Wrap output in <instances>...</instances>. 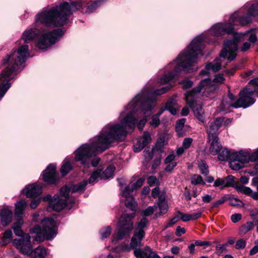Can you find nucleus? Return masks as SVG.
I'll use <instances>...</instances> for the list:
<instances>
[{"label": "nucleus", "mask_w": 258, "mask_h": 258, "mask_svg": "<svg viewBox=\"0 0 258 258\" xmlns=\"http://www.w3.org/2000/svg\"><path fill=\"white\" fill-rule=\"evenodd\" d=\"M255 91V90L245 88L239 92L240 98L238 99H242V100L238 104H243V106H240L239 107L246 108L254 103L255 100L251 98L250 96Z\"/></svg>", "instance_id": "18"}, {"label": "nucleus", "mask_w": 258, "mask_h": 258, "mask_svg": "<svg viewBox=\"0 0 258 258\" xmlns=\"http://www.w3.org/2000/svg\"><path fill=\"white\" fill-rule=\"evenodd\" d=\"M144 157L146 161L149 162L150 161L153 157V150L148 149L146 150L144 152Z\"/></svg>", "instance_id": "47"}, {"label": "nucleus", "mask_w": 258, "mask_h": 258, "mask_svg": "<svg viewBox=\"0 0 258 258\" xmlns=\"http://www.w3.org/2000/svg\"><path fill=\"white\" fill-rule=\"evenodd\" d=\"M88 181L84 180L82 182L79 183L78 184L74 185L71 187V190L73 192H78L84 190L85 187L87 184Z\"/></svg>", "instance_id": "36"}, {"label": "nucleus", "mask_w": 258, "mask_h": 258, "mask_svg": "<svg viewBox=\"0 0 258 258\" xmlns=\"http://www.w3.org/2000/svg\"><path fill=\"white\" fill-rule=\"evenodd\" d=\"M249 155L247 153L242 152L233 153L230 159V167L233 170H239L244 166L245 163L249 161Z\"/></svg>", "instance_id": "14"}, {"label": "nucleus", "mask_w": 258, "mask_h": 258, "mask_svg": "<svg viewBox=\"0 0 258 258\" xmlns=\"http://www.w3.org/2000/svg\"><path fill=\"white\" fill-rule=\"evenodd\" d=\"M156 206L157 210L155 214L156 217H159L167 213L168 206L164 197L160 196L158 198V201Z\"/></svg>", "instance_id": "24"}, {"label": "nucleus", "mask_w": 258, "mask_h": 258, "mask_svg": "<svg viewBox=\"0 0 258 258\" xmlns=\"http://www.w3.org/2000/svg\"><path fill=\"white\" fill-rule=\"evenodd\" d=\"M241 204V202L236 198H232L230 200V205L232 206H240Z\"/></svg>", "instance_id": "63"}, {"label": "nucleus", "mask_w": 258, "mask_h": 258, "mask_svg": "<svg viewBox=\"0 0 258 258\" xmlns=\"http://www.w3.org/2000/svg\"><path fill=\"white\" fill-rule=\"evenodd\" d=\"M247 37L248 40L252 43H254L257 40L256 34H234L233 40H227L224 42V48L220 54V57H227L230 61L234 59L236 56L235 52L238 48V43L242 39Z\"/></svg>", "instance_id": "6"}, {"label": "nucleus", "mask_w": 258, "mask_h": 258, "mask_svg": "<svg viewBox=\"0 0 258 258\" xmlns=\"http://www.w3.org/2000/svg\"><path fill=\"white\" fill-rule=\"evenodd\" d=\"M192 142L193 140L192 138H186L183 140L182 146L183 147V148H184V149L187 150L190 147Z\"/></svg>", "instance_id": "48"}, {"label": "nucleus", "mask_w": 258, "mask_h": 258, "mask_svg": "<svg viewBox=\"0 0 258 258\" xmlns=\"http://www.w3.org/2000/svg\"><path fill=\"white\" fill-rule=\"evenodd\" d=\"M246 246V241L243 239L238 240L235 243V247L237 249H243Z\"/></svg>", "instance_id": "46"}, {"label": "nucleus", "mask_w": 258, "mask_h": 258, "mask_svg": "<svg viewBox=\"0 0 258 258\" xmlns=\"http://www.w3.org/2000/svg\"><path fill=\"white\" fill-rule=\"evenodd\" d=\"M0 217L2 225L6 226L12 222L13 212L8 208H4L0 212Z\"/></svg>", "instance_id": "25"}, {"label": "nucleus", "mask_w": 258, "mask_h": 258, "mask_svg": "<svg viewBox=\"0 0 258 258\" xmlns=\"http://www.w3.org/2000/svg\"><path fill=\"white\" fill-rule=\"evenodd\" d=\"M209 141L210 143L209 152L213 155H216L222 149V146L219 141L218 136H212L209 138Z\"/></svg>", "instance_id": "22"}, {"label": "nucleus", "mask_w": 258, "mask_h": 258, "mask_svg": "<svg viewBox=\"0 0 258 258\" xmlns=\"http://www.w3.org/2000/svg\"><path fill=\"white\" fill-rule=\"evenodd\" d=\"M111 231V228L110 227H107L104 228H102L100 230V234L101 238L102 239L107 238L110 235Z\"/></svg>", "instance_id": "44"}, {"label": "nucleus", "mask_w": 258, "mask_h": 258, "mask_svg": "<svg viewBox=\"0 0 258 258\" xmlns=\"http://www.w3.org/2000/svg\"><path fill=\"white\" fill-rule=\"evenodd\" d=\"M224 81L223 75L219 74L217 75L213 81L209 79H205L201 81L197 88L202 89L203 93L209 94L214 92L218 88L216 83H223Z\"/></svg>", "instance_id": "12"}, {"label": "nucleus", "mask_w": 258, "mask_h": 258, "mask_svg": "<svg viewBox=\"0 0 258 258\" xmlns=\"http://www.w3.org/2000/svg\"><path fill=\"white\" fill-rule=\"evenodd\" d=\"M195 243L196 246H203L204 248H206L207 247L211 245V242L207 241L197 240Z\"/></svg>", "instance_id": "55"}, {"label": "nucleus", "mask_w": 258, "mask_h": 258, "mask_svg": "<svg viewBox=\"0 0 258 258\" xmlns=\"http://www.w3.org/2000/svg\"><path fill=\"white\" fill-rule=\"evenodd\" d=\"M175 105L176 101L173 99H172L166 103L165 109L168 110L172 115H175L176 113V110L175 108Z\"/></svg>", "instance_id": "34"}, {"label": "nucleus", "mask_w": 258, "mask_h": 258, "mask_svg": "<svg viewBox=\"0 0 258 258\" xmlns=\"http://www.w3.org/2000/svg\"><path fill=\"white\" fill-rule=\"evenodd\" d=\"M148 223V220L144 218L142 219L137 224V227L135 231L134 236L132 238L130 245L135 248L142 245V240L145 236L144 228Z\"/></svg>", "instance_id": "13"}, {"label": "nucleus", "mask_w": 258, "mask_h": 258, "mask_svg": "<svg viewBox=\"0 0 258 258\" xmlns=\"http://www.w3.org/2000/svg\"><path fill=\"white\" fill-rule=\"evenodd\" d=\"M180 84L182 85V88L184 89H188L192 85V82L187 80L181 81Z\"/></svg>", "instance_id": "58"}, {"label": "nucleus", "mask_w": 258, "mask_h": 258, "mask_svg": "<svg viewBox=\"0 0 258 258\" xmlns=\"http://www.w3.org/2000/svg\"><path fill=\"white\" fill-rule=\"evenodd\" d=\"M199 167L202 174L207 175L209 173L208 166L205 161H201L199 164Z\"/></svg>", "instance_id": "42"}, {"label": "nucleus", "mask_w": 258, "mask_h": 258, "mask_svg": "<svg viewBox=\"0 0 258 258\" xmlns=\"http://www.w3.org/2000/svg\"><path fill=\"white\" fill-rule=\"evenodd\" d=\"M203 93L202 89L194 88L191 91L185 94V100L187 104L192 108L195 115L202 122L205 120L204 112L200 103H198V98Z\"/></svg>", "instance_id": "8"}, {"label": "nucleus", "mask_w": 258, "mask_h": 258, "mask_svg": "<svg viewBox=\"0 0 258 258\" xmlns=\"http://www.w3.org/2000/svg\"><path fill=\"white\" fill-rule=\"evenodd\" d=\"M23 224V220L22 219H19L17 222L14 223L13 228L14 232L16 235L18 236H22L23 238L24 235L25 234L23 233L21 229V226Z\"/></svg>", "instance_id": "29"}, {"label": "nucleus", "mask_w": 258, "mask_h": 258, "mask_svg": "<svg viewBox=\"0 0 258 258\" xmlns=\"http://www.w3.org/2000/svg\"><path fill=\"white\" fill-rule=\"evenodd\" d=\"M185 233V229L184 228H181L180 226H177L176 228L175 234L177 236H180L182 234Z\"/></svg>", "instance_id": "64"}, {"label": "nucleus", "mask_w": 258, "mask_h": 258, "mask_svg": "<svg viewBox=\"0 0 258 258\" xmlns=\"http://www.w3.org/2000/svg\"><path fill=\"white\" fill-rule=\"evenodd\" d=\"M214 186L215 187L221 186V188L225 187L224 179L220 178H217L214 182Z\"/></svg>", "instance_id": "54"}, {"label": "nucleus", "mask_w": 258, "mask_h": 258, "mask_svg": "<svg viewBox=\"0 0 258 258\" xmlns=\"http://www.w3.org/2000/svg\"><path fill=\"white\" fill-rule=\"evenodd\" d=\"M185 122V119L184 118H182L178 120L176 124V131L177 132L181 131L184 125Z\"/></svg>", "instance_id": "51"}, {"label": "nucleus", "mask_w": 258, "mask_h": 258, "mask_svg": "<svg viewBox=\"0 0 258 258\" xmlns=\"http://www.w3.org/2000/svg\"><path fill=\"white\" fill-rule=\"evenodd\" d=\"M147 181L150 186H153L158 182V179L156 176H151L148 178Z\"/></svg>", "instance_id": "60"}, {"label": "nucleus", "mask_w": 258, "mask_h": 258, "mask_svg": "<svg viewBox=\"0 0 258 258\" xmlns=\"http://www.w3.org/2000/svg\"><path fill=\"white\" fill-rule=\"evenodd\" d=\"M151 141V137L150 134L147 132H144L140 140L138 141L137 143H134L135 151L136 152H140Z\"/></svg>", "instance_id": "23"}, {"label": "nucleus", "mask_w": 258, "mask_h": 258, "mask_svg": "<svg viewBox=\"0 0 258 258\" xmlns=\"http://www.w3.org/2000/svg\"><path fill=\"white\" fill-rule=\"evenodd\" d=\"M249 160L251 161H258V149L254 152L250 156L249 155ZM254 168L256 169H258V164L255 165Z\"/></svg>", "instance_id": "52"}, {"label": "nucleus", "mask_w": 258, "mask_h": 258, "mask_svg": "<svg viewBox=\"0 0 258 258\" xmlns=\"http://www.w3.org/2000/svg\"><path fill=\"white\" fill-rule=\"evenodd\" d=\"M13 244L22 253L29 256L32 250V245L29 234H25L23 238L14 239Z\"/></svg>", "instance_id": "15"}, {"label": "nucleus", "mask_w": 258, "mask_h": 258, "mask_svg": "<svg viewBox=\"0 0 258 258\" xmlns=\"http://www.w3.org/2000/svg\"><path fill=\"white\" fill-rule=\"evenodd\" d=\"M171 87L166 86L162 87L160 89L154 90L153 88L150 89H145L142 92L137 95L135 97H138V100L145 103L147 105L148 104L145 102L147 100H153L154 102V107L155 106L156 99L153 98V97L156 95H162L170 89Z\"/></svg>", "instance_id": "11"}, {"label": "nucleus", "mask_w": 258, "mask_h": 258, "mask_svg": "<svg viewBox=\"0 0 258 258\" xmlns=\"http://www.w3.org/2000/svg\"><path fill=\"white\" fill-rule=\"evenodd\" d=\"M154 102L153 100H147L145 102L147 105L138 100V97H135L120 113L118 117L120 123L107 124L90 144H84L79 147L74 152L75 160L80 162L84 168L83 171L86 172L85 169L89 167L92 157L97 152L108 149L115 141L123 140L136 125L139 130H142L147 122V117L154 107Z\"/></svg>", "instance_id": "1"}, {"label": "nucleus", "mask_w": 258, "mask_h": 258, "mask_svg": "<svg viewBox=\"0 0 258 258\" xmlns=\"http://www.w3.org/2000/svg\"><path fill=\"white\" fill-rule=\"evenodd\" d=\"M131 246L133 248L131 245ZM137 247L134 248L135 249L134 252L136 257L137 258H145V251H142L140 249H137Z\"/></svg>", "instance_id": "49"}, {"label": "nucleus", "mask_w": 258, "mask_h": 258, "mask_svg": "<svg viewBox=\"0 0 258 258\" xmlns=\"http://www.w3.org/2000/svg\"><path fill=\"white\" fill-rule=\"evenodd\" d=\"M226 199L225 198L222 197L219 200L216 201V202L213 203L212 204V208H214L218 207L219 205L223 204L226 201Z\"/></svg>", "instance_id": "61"}, {"label": "nucleus", "mask_w": 258, "mask_h": 258, "mask_svg": "<svg viewBox=\"0 0 258 258\" xmlns=\"http://www.w3.org/2000/svg\"><path fill=\"white\" fill-rule=\"evenodd\" d=\"M165 164L166 165V166L165 168V170L166 172H171L172 170L176 166L177 162L170 163Z\"/></svg>", "instance_id": "57"}, {"label": "nucleus", "mask_w": 258, "mask_h": 258, "mask_svg": "<svg viewBox=\"0 0 258 258\" xmlns=\"http://www.w3.org/2000/svg\"><path fill=\"white\" fill-rule=\"evenodd\" d=\"M191 182L192 184H205L202 177L198 174H194L191 178Z\"/></svg>", "instance_id": "38"}, {"label": "nucleus", "mask_w": 258, "mask_h": 258, "mask_svg": "<svg viewBox=\"0 0 258 258\" xmlns=\"http://www.w3.org/2000/svg\"><path fill=\"white\" fill-rule=\"evenodd\" d=\"M70 190V189L67 186L61 188L59 192V197L67 201L69 200Z\"/></svg>", "instance_id": "40"}, {"label": "nucleus", "mask_w": 258, "mask_h": 258, "mask_svg": "<svg viewBox=\"0 0 258 258\" xmlns=\"http://www.w3.org/2000/svg\"><path fill=\"white\" fill-rule=\"evenodd\" d=\"M237 188L241 192H243V194L248 195H250V194L252 192L251 189L249 187L244 186L242 185H240L239 186H237Z\"/></svg>", "instance_id": "50"}, {"label": "nucleus", "mask_w": 258, "mask_h": 258, "mask_svg": "<svg viewBox=\"0 0 258 258\" xmlns=\"http://www.w3.org/2000/svg\"><path fill=\"white\" fill-rule=\"evenodd\" d=\"M145 258H161L156 252L153 251L148 246L145 248Z\"/></svg>", "instance_id": "37"}, {"label": "nucleus", "mask_w": 258, "mask_h": 258, "mask_svg": "<svg viewBox=\"0 0 258 258\" xmlns=\"http://www.w3.org/2000/svg\"><path fill=\"white\" fill-rule=\"evenodd\" d=\"M135 216L134 212L130 214H123L122 215L118 222L119 230L116 235L113 236L112 242H115L116 241L122 239L129 235L134 228L133 220Z\"/></svg>", "instance_id": "9"}, {"label": "nucleus", "mask_w": 258, "mask_h": 258, "mask_svg": "<svg viewBox=\"0 0 258 258\" xmlns=\"http://www.w3.org/2000/svg\"><path fill=\"white\" fill-rule=\"evenodd\" d=\"M157 210V207L156 205L153 206H150L147 209L143 210L141 212V214L144 216H148L152 214L154 212L156 213Z\"/></svg>", "instance_id": "39"}, {"label": "nucleus", "mask_w": 258, "mask_h": 258, "mask_svg": "<svg viewBox=\"0 0 258 258\" xmlns=\"http://www.w3.org/2000/svg\"><path fill=\"white\" fill-rule=\"evenodd\" d=\"M228 246V244H219L216 247V252L220 254L222 253L224 251L226 250V247Z\"/></svg>", "instance_id": "53"}, {"label": "nucleus", "mask_w": 258, "mask_h": 258, "mask_svg": "<svg viewBox=\"0 0 258 258\" xmlns=\"http://www.w3.org/2000/svg\"><path fill=\"white\" fill-rule=\"evenodd\" d=\"M177 213L181 216L180 218L183 222H187L190 220L189 214H184L180 211H178Z\"/></svg>", "instance_id": "59"}, {"label": "nucleus", "mask_w": 258, "mask_h": 258, "mask_svg": "<svg viewBox=\"0 0 258 258\" xmlns=\"http://www.w3.org/2000/svg\"><path fill=\"white\" fill-rule=\"evenodd\" d=\"M258 15V4L252 5L248 11L247 16L240 17L237 13H234L229 18V23H217L213 25L208 31V36H199L196 37L184 51L180 53L177 58L169 64L171 69L161 78L158 82L160 85L166 84L173 79L181 71L189 72L197 69L192 68L197 62V56L204 48V43H215L216 37L225 33H234L233 26L245 25L251 21V17Z\"/></svg>", "instance_id": "2"}, {"label": "nucleus", "mask_w": 258, "mask_h": 258, "mask_svg": "<svg viewBox=\"0 0 258 258\" xmlns=\"http://www.w3.org/2000/svg\"><path fill=\"white\" fill-rule=\"evenodd\" d=\"M64 32L62 29H57L52 31L31 29L26 31L23 34L22 38L25 43L32 40L37 41V46L40 49H46L54 44L62 36Z\"/></svg>", "instance_id": "5"}, {"label": "nucleus", "mask_w": 258, "mask_h": 258, "mask_svg": "<svg viewBox=\"0 0 258 258\" xmlns=\"http://www.w3.org/2000/svg\"><path fill=\"white\" fill-rule=\"evenodd\" d=\"M24 195L29 198H35L41 192V187L35 184L27 186L23 190Z\"/></svg>", "instance_id": "21"}, {"label": "nucleus", "mask_w": 258, "mask_h": 258, "mask_svg": "<svg viewBox=\"0 0 258 258\" xmlns=\"http://www.w3.org/2000/svg\"><path fill=\"white\" fill-rule=\"evenodd\" d=\"M149 124L154 127H158L160 124L159 118L157 117V115H153Z\"/></svg>", "instance_id": "45"}, {"label": "nucleus", "mask_w": 258, "mask_h": 258, "mask_svg": "<svg viewBox=\"0 0 258 258\" xmlns=\"http://www.w3.org/2000/svg\"><path fill=\"white\" fill-rule=\"evenodd\" d=\"M221 67V61L219 59H215L213 62H210L208 63L204 70L201 72L200 74L201 75H207L209 73V71H213V72L218 71Z\"/></svg>", "instance_id": "27"}, {"label": "nucleus", "mask_w": 258, "mask_h": 258, "mask_svg": "<svg viewBox=\"0 0 258 258\" xmlns=\"http://www.w3.org/2000/svg\"><path fill=\"white\" fill-rule=\"evenodd\" d=\"M101 0H98L97 2H95L88 6L86 13H90L94 11L98 7L99 5L101 3Z\"/></svg>", "instance_id": "41"}, {"label": "nucleus", "mask_w": 258, "mask_h": 258, "mask_svg": "<svg viewBox=\"0 0 258 258\" xmlns=\"http://www.w3.org/2000/svg\"><path fill=\"white\" fill-rule=\"evenodd\" d=\"M241 99H237L235 101L234 96L231 93L229 92L227 96L224 97L220 106L221 110L225 112L230 111L232 108H239L240 106H243V104H238L241 101Z\"/></svg>", "instance_id": "17"}, {"label": "nucleus", "mask_w": 258, "mask_h": 258, "mask_svg": "<svg viewBox=\"0 0 258 258\" xmlns=\"http://www.w3.org/2000/svg\"><path fill=\"white\" fill-rule=\"evenodd\" d=\"M225 183V186H231L234 184V177L232 175H229L223 178Z\"/></svg>", "instance_id": "43"}, {"label": "nucleus", "mask_w": 258, "mask_h": 258, "mask_svg": "<svg viewBox=\"0 0 258 258\" xmlns=\"http://www.w3.org/2000/svg\"><path fill=\"white\" fill-rule=\"evenodd\" d=\"M28 45H23L17 51L4 59L3 63H8L7 68L0 74V99L6 94L11 87L10 81L14 79L15 72L23 67V64L29 56Z\"/></svg>", "instance_id": "4"}, {"label": "nucleus", "mask_w": 258, "mask_h": 258, "mask_svg": "<svg viewBox=\"0 0 258 258\" xmlns=\"http://www.w3.org/2000/svg\"><path fill=\"white\" fill-rule=\"evenodd\" d=\"M175 158V155L173 154H170L168 155L164 160L165 164H168L170 163H174L176 162L174 161V159Z\"/></svg>", "instance_id": "56"}, {"label": "nucleus", "mask_w": 258, "mask_h": 258, "mask_svg": "<svg viewBox=\"0 0 258 258\" xmlns=\"http://www.w3.org/2000/svg\"><path fill=\"white\" fill-rule=\"evenodd\" d=\"M83 6L81 2H73L70 4L63 2L59 6L44 9L36 16V22L48 26H60L64 25L73 12Z\"/></svg>", "instance_id": "3"}, {"label": "nucleus", "mask_w": 258, "mask_h": 258, "mask_svg": "<svg viewBox=\"0 0 258 258\" xmlns=\"http://www.w3.org/2000/svg\"><path fill=\"white\" fill-rule=\"evenodd\" d=\"M46 254V249L42 246H38L34 250H31L30 253L31 258H44Z\"/></svg>", "instance_id": "28"}, {"label": "nucleus", "mask_w": 258, "mask_h": 258, "mask_svg": "<svg viewBox=\"0 0 258 258\" xmlns=\"http://www.w3.org/2000/svg\"><path fill=\"white\" fill-rule=\"evenodd\" d=\"M241 219L240 214H234L231 216V219L233 223H236Z\"/></svg>", "instance_id": "62"}, {"label": "nucleus", "mask_w": 258, "mask_h": 258, "mask_svg": "<svg viewBox=\"0 0 258 258\" xmlns=\"http://www.w3.org/2000/svg\"><path fill=\"white\" fill-rule=\"evenodd\" d=\"M31 233H35L34 240L41 242L45 239H52L56 235V223L52 218H45L41 226L36 225L31 230Z\"/></svg>", "instance_id": "7"}, {"label": "nucleus", "mask_w": 258, "mask_h": 258, "mask_svg": "<svg viewBox=\"0 0 258 258\" xmlns=\"http://www.w3.org/2000/svg\"><path fill=\"white\" fill-rule=\"evenodd\" d=\"M72 169V166L68 159H66L61 167L60 172L62 176L66 175Z\"/></svg>", "instance_id": "35"}, {"label": "nucleus", "mask_w": 258, "mask_h": 258, "mask_svg": "<svg viewBox=\"0 0 258 258\" xmlns=\"http://www.w3.org/2000/svg\"><path fill=\"white\" fill-rule=\"evenodd\" d=\"M43 178L45 182L54 183L56 180L55 166L53 164L49 165L43 172Z\"/></svg>", "instance_id": "20"}, {"label": "nucleus", "mask_w": 258, "mask_h": 258, "mask_svg": "<svg viewBox=\"0 0 258 258\" xmlns=\"http://www.w3.org/2000/svg\"><path fill=\"white\" fill-rule=\"evenodd\" d=\"M27 203L24 200H20L15 204V214L17 216L23 214Z\"/></svg>", "instance_id": "30"}, {"label": "nucleus", "mask_w": 258, "mask_h": 258, "mask_svg": "<svg viewBox=\"0 0 258 258\" xmlns=\"http://www.w3.org/2000/svg\"><path fill=\"white\" fill-rule=\"evenodd\" d=\"M222 122L223 120L222 119L217 118L215 121L209 123V128L207 130L209 138L210 136H218L216 135V133L219 130Z\"/></svg>", "instance_id": "26"}, {"label": "nucleus", "mask_w": 258, "mask_h": 258, "mask_svg": "<svg viewBox=\"0 0 258 258\" xmlns=\"http://www.w3.org/2000/svg\"><path fill=\"white\" fill-rule=\"evenodd\" d=\"M12 237V231L11 230H7L4 232V235L0 241V244L3 246L7 245L11 240Z\"/></svg>", "instance_id": "33"}, {"label": "nucleus", "mask_w": 258, "mask_h": 258, "mask_svg": "<svg viewBox=\"0 0 258 258\" xmlns=\"http://www.w3.org/2000/svg\"><path fill=\"white\" fill-rule=\"evenodd\" d=\"M233 153H230L226 149L222 148V149L218 153V159L221 161H226L231 159V156Z\"/></svg>", "instance_id": "31"}, {"label": "nucleus", "mask_w": 258, "mask_h": 258, "mask_svg": "<svg viewBox=\"0 0 258 258\" xmlns=\"http://www.w3.org/2000/svg\"><path fill=\"white\" fill-rule=\"evenodd\" d=\"M115 169V167L113 165L109 166L103 171H102L100 169H97L91 175L88 182L91 184L94 183L98 179L102 180L108 179L112 177Z\"/></svg>", "instance_id": "16"}, {"label": "nucleus", "mask_w": 258, "mask_h": 258, "mask_svg": "<svg viewBox=\"0 0 258 258\" xmlns=\"http://www.w3.org/2000/svg\"><path fill=\"white\" fill-rule=\"evenodd\" d=\"M144 181L145 179L144 178H140L132 185L131 187L126 186L122 190V196L125 199L124 202L125 206L133 212L136 210L137 204L132 196V193L134 190L140 188L143 185Z\"/></svg>", "instance_id": "10"}, {"label": "nucleus", "mask_w": 258, "mask_h": 258, "mask_svg": "<svg viewBox=\"0 0 258 258\" xmlns=\"http://www.w3.org/2000/svg\"><path fill=\"white\" fill-rule=\"evenodd\" d=\"M67 206V201L58 196L55 195L52 200L49 202V205L47 208L48 210L52 209L55 211H60Z\"/></svg>", "instance_id": "19"}, {"label": "nucleus", "mask_w": 258, "mask_h": 258, "mask_svg": "<svg viewBox=\"0 0 258 258\" xmlns=\"http://www.w3.org/2000/svg\"><path fill=\"white\" fill-rule=\"evenodd\" d=\"M254 228V223L252 222H248L245 224L242 225L239 229V233L240 235L246 234L248 231L252 230Z\"/></svg>", "instance_id": "32"}]
</instances>
